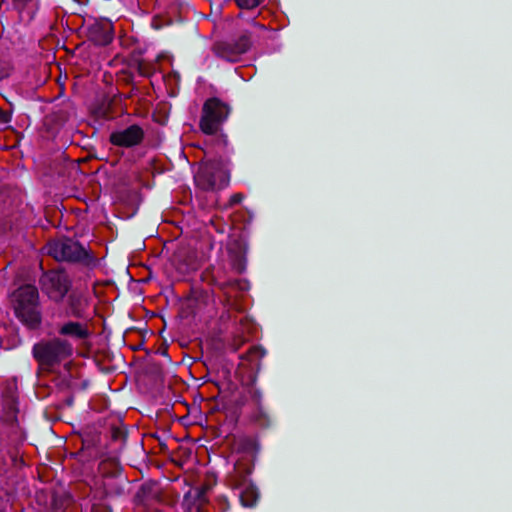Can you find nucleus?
I'll use <instances>...</instances> for the list:
<instances>
[{
  "mask_svg": "<svg viewBox=\"0 0 512 512\" xmlns=\"http://www.w3.org/2000/svg\"><path fill=\"white\" fill-rule=\"evenodd\" d=\"M60 335L68 336L77 340H84L89 337L90 331L87 324L69 321L59 327Z\"/></svg>",
  "mask_w": 512,
  "mask_h": 512,
  "instance_id": "obj_10",
  "label": "nucleus"
},
{
  "mask_svg": "<svg viewBox=\"0 0 512 512\" xmlns=\"http://www.w3.org/2000/svg\"><path fill=\"white\" fill-rule=\"evenodd\" d=\"M33 356L44 370H52L73 354L72 345L64 339L43 340L33 346Z\"/></svg>",
  "mask_w": 512,
  "mask_h": 512,
  "instance_id": "obj_3",
  "label": "nucleus"
},
{
  "mask_svg": "<svg viewBox=\"0 0 512 512\" xmlns=\"http://www.w3.org/2000/svg\"><path fill=\"white\" fill-rule=\"evenodd\" d=\"M243 199L244 195L242 193H235L230 197L226 207H232L234 205L240 204Z\"/></svg>",
  "mask_w": 512,
  "mask_h": 512,
  "instance_id": "obj_17",
  "label": "nucleus"
},
{
  "mask_svg": "<svg viewBox=\"0 0 512 512\" xmlns=\"http://www.w3.org/2000/svg\"><path fill=\"white\" fill-rule=\"evenodd\" d=\"M236 4L241 9H253L257 7L264 0H235Z\"/></svg>",
  "mask_w": 512,
  "mask_h": 512,
  "instance_id": "obj_16",
  "label": "nucleus"
},
{
  "mask_svg": "<svg viewBox=\"0 0 512 512\" xmlns=\"http://www.w3.org/2000/svg\"><path fill=\"white\" fill-rule=\"evenodd\" d=\"M194 180L196 185L204 191L225 188L230 181L229 162L222 159L202 162Z\"/></svg>",
  "mask_w": 512,
  "mask_h": 512,
  "instance_id": "obj_2",
  "label": "nucleus"
},
{
  "mask_svg": "<svg viewBox=\"0 0 512 512\" xmlns=\"http://www.w3.org/2000/svg\"><path fill=\"white\" fill-rule=\"evenodd\" d=\"M70 306L73 315L80 316L82 314V309L80 307V303L76 304L74 296L70 297Z\"/></svg>",
  "mask_w": 512,
  "mask_h": 512,
  "instance_id": "obj_18",
  "label": "nucleus"
},
{
  "mask_svg": "<svg viewBox=\"0 0 512 512\" xmlns=\"http://www.w3.org/2000/svg\"><path fill=\"white\" fill-rule=\"evenodd\" d=\"M231 43L236 47V53H240L241 55L249 50L252 44L251 35L248 33H244L237 40Z\"/></svg>",
  "mask_w": 512,
  "mask_h": 512,
  "instance_id": "obj_15",
  "label": "nucleus"
},
{
  "mask_svg": "<svg viewBox=\"0 0 512 512\" xmlns=\"http://www.w3.org/2000/svg\"><path fill=\"white\" fill-rule=\"evenodd\" d=\"M13 310L17 319L29 329H36L42 321L39 292L33 285L19 287L13 293Z\"/></svg>",
  "mask_w": 512,
  "mask_h": 512,
  "instance_id": "obj_1",
  "label": "nucleus"
},
{
  "mask_svg": "<svg viewBox=\"0 0 512 512\" xmlns=\"http://www.w3.org/2000/svg\"><path fill=\"white\" fill-rule=\"evenodd\" d=\"M240 492V500L242 504L246 507L253 506L258 498L257 490L254 486H252L250 483L243 486Z\"/></svg>",
  "mask_w": 512,
  "mask_h": 512,
  "instance_id": "obj_14",
  "label": "nucleus"
},
{
  "mask_svg": "<svg viewBox=\"0 0 512 512\" xmlns=\"http://www.w3.org/2000/svg\"><path fill=\"white\" fill-rule=\"evenodd\" d=\"M252 466L250 460L238 459L234 471L228 477V484L234 489H239L249 483L248 476Z\"/></svg>",
  "mask_w": 512,
  "mask_h": 512,
  "instance_id": "obj_9",
  "label": "nucleus"
},
{
  "mask_svg": "<svg viewBox=\"0 0 512 512\" xmlns=\"http://www.w3.org/2000/svg\"><path fill=\"white\" fill-rule=\"evenodd\" d=\"M218 141H219V143H220L221 145H223V146H227V144H228L227 137H226V135H223V134H221V135L219 136V140H218Z\"/></svg>",
  "mask_w": 512,
  "mask_h": 512,
  "instance_id": "obj_19",
  "label": "nucleus"
},
{
  "mask_svg": "<svg viewBox=\"0 0 512 512\" xmlns=\"http://www.w3.org/2000/svg\"><path fill=\"white\" fill-rule=\"evenodd\" d=\"M230 114V107L219 98L207 99L202 107L200 130L207 135H216Z\"/></svg>",
  "mask_w": 512,
  "mask_h": 512,
  "instance_id": "obj_4",
  "label": "nucleus"
},
{
  "mask_svg": "<svg viewBox=\"0 0 512 512\" xmlns=\"http://www.w3.org/2000/svg\"><path fill=\"white\" fill-rule=\"evenodd\" d=\"M88 38L97 45H107L113 38V25L108 20L95 21L89 25Z\"/></svg>",
  "mask_w": 512,
  "mask_h": 512,
  "instance_id": "obj_8",
  "label": "nucleus"
},
{
  "mask_svg": "<svg viewBox=\"0 0 512 512\" xmlns=\"http://www.w3.org/2000/svg\"><path fill=\"white\" fill-rule=\"evenodd\" d=\"M72 281L62 269L45 272L40 278L42 291L53 301L60 302L71 288Z\"/></svg>",
  "mask_w": 512,
  "mask_h": 512,
  "instance_id": "obj_5",
  "label": "nucleus"
},
{
  "mask_svg": "<svg viewBox=\"0 0 512 512\" xmlns=\"http://www.w3.org/2000/svg\"><path fill=\"white\" fill-rule=\"evenodd\" d=\"M265 352L260 347L254 346L250 348L245 355L242 356V361L247 362L251 370L258 369L260 362L264 357Z\"/></svg>",
  "mask_w": 512,
  "mask_h": 512,
  "instance_id": "obj_13",
  "label": "nucleus"
},
{
  "mask_svg": "<svg viewBox=\"0 0 512 512\" xmlns=\"http://www.w3.org/2000/svg\"><path fill=\"white\" fill-rule=\"evenodd\" d=\"M144 137L141 127L132 125L124 130L113 132L110 135L112 144L121 147H132L138 145Z\"/></svg>",
  "mask_w": 512,
  "mask_h": 512,
  "instance_id": "obj_7",
  "label": "nucleus"
},
{
  "mask_svg": "<svg viewBox=\"0 0 512 512\" xmlns=\"http://www.w3.org/2000/svg\"><path fill=\"white\" fill-rule=\"evenodd\" d=\"M235 48L231 42H218L214 45L213 50L218 57L234 62L240 56V53H236Z\"/></svg>",
  "mask_w": 512,
  "mask_h": 512,
  "instance_id": "obj_12",
  "label": "nucleus"
},
{
  "mask_svg": "<svg viewBox=\"0 0 512 512\" xmlns=\"http://www.w3.org/2000/svg\"><path fill=\"white\" fill-rule=\"evenodd\" d=\"M47 253L57 261L80 262L89 258L86 250L70 239L54 240L46 246Z\"/></svg>",
  "mask_w": 512,
  "mask_h": 512,
  "instance_id": "obj_6",
  "label": "nucleus"
},
{
  "mask_svg": "<svg viewBox=\"0 0 512 512\" xmlns=\"http://www.w3.org/2000/svg\"><path fill=\"white\" fill-rule=\"evenodd\" d=\"M232 453H243L241 459L250 460L255 454V442L249 437L234 438L231 445Z\"/></svg>",
  "mask_w": 512,
  "mask_h": 512,
  "instance_id": "obj_11",
  "label": "nucleus"
}]
</instances>
